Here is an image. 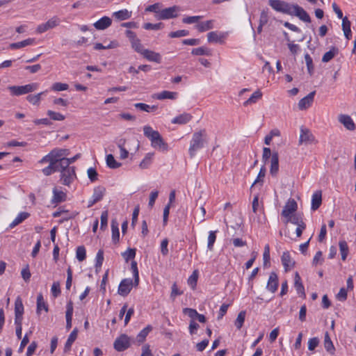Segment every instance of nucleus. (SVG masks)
I'll return each instance as SVG.
<instances>
[{
	"mask_svg": "<svg viewBox=\"0 0 356 356\" xmlns=\"http://www.w3.org/2000/svg\"><path fill=\"white\" fill-rule=\"evenodd\" d=\"M268 5L275 11L296 16L304 22H310L309 14L298 4L289 3L282 0H269Z\"/></svg>",
	"mask_w": 356,
	"mask_h": 356,
	"instance_id": "f257e3e1",
	"label": "nucleus"
},
{
	"mask_svg": "<svg viewBox=\"0 0 356 356\" xmlns=\"http://www.w3.org/2000/svg\"><path fill=\"white\" fill-rule=\"evenodd\" d=\"M143 132L145 136L150 140L152 147L161 151L168 150V145L163 140L159 131L154 130L150 126L146 125L143 127Z\"/></svg>",
	"mask_w": 356,
	"mask_h": 356,
	"instance_id": "f03ea898",
	"label": "nucleus"
},
{
	"mask_svg": "<svg viewBox=\"0 0 356 356\" xmlns=\"http://www.w3.org/2000/svg\"><path fill=\"white\" fill-rule=\"evenodd\" d=\"M206 142L207 134L205 130L203 129L200 131L195 132L193 134L188 149L191 157H193L195 155L196 152L204 147Z\"/></svg>",
	"mask_w": 356,
	"mask_h": 356,
	"instance_id": "7ed1b4c3",
	"label": "nucleus"
},
{
	"mask_svg": "<svg viewBox=\"0 0 356 356\" xmlns=\"http://www.w3.org/2000/svg\"><path fill=\"white\" fill-rule=\"evenodd\" d=\"M53 163L60 168H65L67 166L66 156L69 154V150L67 149H59L55 148L50 152Z\"/></svg>",
	"mask_w": 356,
	"mask_h": 356,
	"instance_id": "20e7f679",
	"label": "nucleus"
},
{
	"mask_svg": "<svg viewBox=\"0 0 356 356\" xmlns=\"http://www.w3.org/2000/svg\"><path fill=\"white\" fill-rule=\"evenodd\" d=\"M39 87L38 83H31L24 86H11L8 89L13 96H20L36 90Z\"/></svg>",
	"mask_w": 356,
	"mask_h": 356,
	"instance_id": "39448f33",
	"label": "nucleus"
},
{
	"mask_svg": "<svg viewBox=\"0 0 356 356\" xmlns=\"http://www.w3.org/2000/svg\"><path fill=\"white\" fill-rule=\"evenodd\" d=\"M58 172H60V181L64 185L69 186L76 179L74 167H59Z\"/></svg>",
	"mask_w": 356,
	"mask_h": 356,
	"instance_id": "423d86ee",
	"label": "nucleus"
},
{
	"mask_svg": "<svg viewBox=\"0 0 356 356\" xmlns=\"http://www.w3.org/2000/svg\"><path fill=\"white\" fill-rule=\"evenodd\" d=\"M181 10L179 6H173L172 7L161 10L159 14L155 17L159 20L172 19L177 17Z\"/></svg>",
	"mask_w": 356,
	"mask_h": 356,
	"instance_id": "0eeeda50",
	"label": "nucleus"
},
{
	"mask_svg": "<svg viewBox=\"0 0 356 356\" xmlns=\"http://www.w3.org/2000/svg\"><path fill=\"white\" fill-rule=\"evenodd\" d=\"M126 36L129 38L131 47L138 54H142V53L145 49L142 44L140 39L136 37V35L134 32L127 30L125 32Z\"/></svg>",
	"mask_w": 356,
	"mask_h": 356,
	"instance_id": "6e6552de",
	"label": "nucleus"
},
{
	"mask_svg": "<svg viewBox=\"0 0 356 356\" xmlns=\"http://www.w3.org/2000/svg\"><path fill=\"white\" fill-rule=\"evenodd\" d=\"M315 143V137L312 132L306 128H300V134L299 138L300 145H309Z\"/></svg>",
	"mask_w": 356,
	"mask_h": 356,
	"instance_id": "1a4fd4ad",
	"label": "nucleus"
},
{
	"mask_svg": "<svg viewBox=\"0 0 356 356\" xmlns=\"http://www.w3.org/2000/svg\"><path fill=\"white\" fill-rule=\"evenodd\" d=\"M113 345L117 351H124L130 346L129 338L126 334H122L115 339Z\"/></svg>",
	"mask_w": 356,
	"mask_h": 356,
	"instance_id": "9d476101",
	"label": "nucleus"
},
{
	"mask_svg": "<svg viewBox=\"0 0 356 356\" xmlns=\"http://www.w3.org/2000/svg\"><path fill=\"white\" fill-rule=\"evenodd\" d=\"M297 202L295 201V200L290 198L284 207V209L282 211V216L286 219L287 218H289L291 216L293 215V213L297 210Z\"/></svg>",
	"mask_w": 356,
	"mask_h": 356,
	"instance_id": "9b49d317",
	"label": "nucleus"
},
{
	"mask_svg": "<svg viewBox=\"0 0 356 356\" xmlns=\"http://www.w3.org/2000/svg\"><path fill=\"white\" fill-rule=\"evenodd\" d=\"M133 285H134V282L131 279L122 280L118 286V293L122 296H127L130 293Z\"/></svg>",
	"mask_w": 356,
	"mask_h": 356,
	"instance_id": "f8f14e48",
	"label": "nucleus"
},
{
	"mask_svg": "<svg viewBox=\"0 0 356 356\" xmlns=\"http://www.w3.org/2000/svg\"><path fill=\"white\" fill-rule=\"evenodd\" d=\"M227 33H222L218 31H211L207 34V40L210 43L219 42L222 43L224 40L227 38Z\"/></svg>",
	"mask_w": 356,
	"mask_h": 356,
	"instance_id": "ddd939ff",
	"label": "nucleus"
},
{
	"mask_svg": "<svg viewBox=\"0 0 356 356\" xmlns=\"http://www.w3.org/2000/svg\"><path fill=\"white\" fill-rule=\"evenodd\" d=\"M141 55L150 62H154L156 63H160L161 62V56L158 52L145 49Z\"/></svg>",
	"mask_w": 356,
	"mask_h": 356,
	"instance_id": "4468645a",
	"label": "nucleus"
},
{
	"mask_svg": "<svg viewBox=\"0 0 356 356\" xmlns=\"http://www.w3.org/2000/svg\"><path fill=\"white\" fill-rule=\"evenodd\" d=\"M316 91H312L309 93L306 97L301 99L298 102V108L300 110H305L308 108L312 104Z\"/></svg>",
	"mask_w": 356,
	"mask_h": 356,
	"instance_id": "2eb2a0df",
	"label": "nucleus"
},
{
	"mask_svg": "<svg viewBox=\"0 0 356 356\" xmlns=\"http://www.w3.org/2000/svg\"><path fill=\"white\" fill-rule=\"evenodd\" d=\"M278 277L275 272L270 273L267 282L266 289L271 293H275L278 288Z\"/></svg>",
	"mask_w": 356,
	"mask_h": 356,
	"instance_id": "dca6fc26",
	"label": "nucleus"
},
{
	"mask_svg": "<svg viewBox=\"0 0 356 356\" xmlns=\"http://www.w3.org/2000/svg\"><path fill=\"white\" fill-rule=\"evenodd\" d=\"M111 24V19L107 16H104L94 23L93 26L97 30H104L108 28Z\"/></svg>",
	"mask_w": 356,
	"mask_h": 356,
	"instance_id": "f3484780",
	"label": "nucleus"
},
{
	"mask_svg": "<svg viewBox=\"0 0 356 356\" xmlns=\"http://www.w3.org/2000/svg\"><path fill=\"white\" fill-rule=\"evenodd\" d=\"M52 204H58L66 200L67 195L65 192L59 191L56 187L53 188Z\"/></svg>",
	"mask_w": 356,
	"mask_h": 356,
	"instance_id": "a211bd4d",
	"label": "nucleus"
},
{
	"mask_svg": "<svg viewBox=\"0 0 356 356\" xmlns=\"http://www.w3.org/2000/svg\"><path fill=\"white\" fill-rule=\"evenodd\" d=\"M339 121L348 129L353 131L355 128V123L352 118L348 115H339Z\"/></svg>",
	"mask_w": 356,
	"mask_h": 356,
	"instance_id": "6ab92c4d",
	"label": "nucleus"
},
{
	"mask_svg": "<svg viewBox=\"0 0 356 356\" xmlns=\"http://www.w3.org/2000/svg\"><path fill=\"white\" fill-rule=\"evenodd\" d=\"M322 203V193L321 191H316L312 197L311 209L312 211L317 210Z\"/></svg>",
	"mask_w": 356,
	"mask_h": 356,
	"instance_id": "aec40b11",
	"label": "nucleus"
},
{
	"mask_svg": "<svg viewBox=\"0 0 356 356\" xmlns=\"http://www.w3.org/2000/svg\"><path fill=\"white\" fill-rule=\"evenodd\" d=\"M279 170V156L277 152L273 153L270 159V172L273 176L277 175Z\"/></svg>",
	"mask_w": 356,
	"mask_h": 356,
	"instance_id": "412c9836",
	"label": "nucleus"
},
{
	"mask_svg": "<svg viewBox=\"0 0 356 356\" xmlns=\"http://www.w3.org/2000/svg\"><path fill=\"white\" fill-rule=\"evenodd\" d=\"M177 92H171L168 90H163L159 93L155 94L153 97L159 100L169 99H175L177 97Z\"/></svg>",
	"mask_w": 356,
	"mask_h": 356,
	"instance_id": "4be33fe9",
	"label": "nucleus"
},
{
	"mask_svg": "<svg viewBox=\"0 0 356 356\" xmlns=\"http://www.w3.org/2000/svg\"><path fill=\"white\" fill-rule=\"evenodd\" d=\"M35 43V40L34 38H28L23 41L11 43L10 44V48L12 49H17L23 48L24 47L29 46V45H33Z\"/></svg>",
	"mask_w": 356,
	"mask_h": 356,
	"instance_id": "5701e85b",
	"label": "nucleus"
},
{
	"mask_svg": "<svg viewBox=\"0 0 356 356\" xmlns=\"http://www.w3.org/2000/svg\"><path fill=\"white\" fill-rule=\"evenodd\" d=\"M42 310H44L46 312H47L49 310V307L48 305L44 300L42 294L39 293L37 297V314L39 315Z\"/></svg>",
	"mask_w": 356,
	"mask_h": 356,
	"instance_id": "b1692460",
	"label": "nucleus"
},
{
	"mask_svg": "<svg viewBox=\"0 0 356 356\" xmlns=\"http://www.w3.org/2000/svg\"><path fill=\"white\" fill-rule=\"evenodd\" d=\"M192 119V115L190 113H182L172 120V123L184 124L188 122Z\"/></svg>",
	"mask_w": 356,
	"mask_h": 356,
	"instance_id": "393cba45",
	"label": "nucleus"
},
{
	"mask_svg": "<svg viewBox=\"0 0 356 356\" xmlns=\"http://www.w3.org/2000/svg\"><path fill=\"white\" fill-rule=\"evenodd\" d=\"M78 335V329L74 328L68 337V339L65 344L64 351L67 352L71 349L72 343L76 339Z\"/></svg>",
	"mask_w": 356,
	"mask_h": 356,
	"instance_id": "a878e982",
	"label": "nucleus"
},
{
	"mask_svg": "<svg viewBox=\"0 0 356 356\" xmlns=\"http://www.w3.org/2000/svg\"><path fill=\"white\" fill-rule=\"evenodd\" d=\"M119 225L116 220L111 221L112 241L114 243H118L120 241Z\"/></svg>",
	"mask_w": 356,
	"mask_h": 356,
	"instance_id": "bb28decb",
	"label": "nucleus"
},
{
	"mask_svg": "<svg viewBox=\"0 0 356 356\" xmlns=\"http://www.w3.org/2000/svg\"><path fill=\"white\" fill-rule=\"evenodd\" d=\"M281 259L282 265L286 270L293 267L294 261L291 260L290 254L288 252H284Z\"/></svg>",
	"mask_w": 356,
	"mask_h": 356,
	"instance_id": "cd10ccee",
	"label": "nucleus"
},
{
	"mask_svg": "<svg viewBox=\"0 0 356 356\" xmlns=\"http://www.w3.org/2000/svg\"><path fill=\"white\" fill-rule=\"evenodd\" d=\"M113 16L118 20L128 19L131 17V12L127 9L120 10L113 13Z\"/></svg>",
	"mask_w": 356,
	"mask_h": 356,
	"instance_id": "c85d7f7f",
	"label": "nucleus"
},
{
	"mask_svg": "<svg viewBox=\"0 0 356 356\" xmlns=\"http://www.w3.org/2000/svg\"><path fill=\"white\" fill-rule=\"evenodd\" d=\"M30 214L27 212H21L13 220V221L10 224V228H14L15 226L22 223L24 220L29 217Z\"/></svg>",
	"mask_w": 356,
	"mask_h": 356,
	"instance_id": "c756f323",
	"label": "nucleus"
},
{
	"mask_svg": "<svg viewBox=\"0 0 356 356\" xmlns=\"http://www.w3.org/2000/svg\"><path fill=\"white\" fill-rule=\"evenodd\" d=\"M294 280V286L297 291V293L300 296H305V288L302 284L301 278L298 273H296Z\"/></svg>",
	"mask_w": 356,
	"mask_h": 356,
	"instance_id": "7c9ffc66",
	"label": "nucleus"
},
{
	"mask_svg": "<svg viewBox=\"0 0 356 356\" xmlns=\"http://www.w3.org/2000/svg\"><path fill=\"white\" fill-rule=\"evenodd\" d=\"M106 189L103 186H97L94 188L93 194L92 195L95 201L97 202L102 200L105 195Z\"/></svg>",
	"mask_w": 356,
	"mask_h": 356,
	"instance_id": "2f4dec72",
	"label": "nucleus"
},
{
	"mask_svg": "<svg viewBox=\"0 0 356 356\" xmlns=\"http://www.w3.org/2000/svg\"><path fill=\"white\" fill-rule=\"evenodd\" d=\"M342 29L344 33V35L347 40H350L352 36V32L350 29V22L346 17L343 18L342 21Z\"/></svg>",
	"mask_w": 356,
	"mask_h": 356,
	"instance_id": "473e14b6",
	"label": "nucleus"
},
{
	"mask_svg": "<svg viewBox=\"0 0 356 356\" xmlns=\"http://www.w3.org/2000/svg\"><path fill=\"white\" fill-rule=\"evenodd\" d=\"M154 154L152 152L147 153L144 159L142 160V161L139 164V167L141 169H147L149 167V165L152 163V161L153 160Z\"/></svg>",
	"mask_w": 356,
	"mask_h": 356,
	"instance_id": "72a5a7b5",
	"label": "nucleus"
},
{
	"mask_svg": "<svg viewBox=\"0 0 356 356\" xmlns=\"http://www.w3.org/2000/svg\"><path fill=\"white\" fill-rule=\"evenodd\" d=\"M47 92V91L46 90L36 95H29L26 97V100L33 105H39L42 95H45Z\"/></svg>",
	"mask_w": 356,
	"mask_h": 356,
	"instance_id": "f704fd0d",
	"label": "nucleus"
},
{
	"mask_svg": "<svg viewBox=\"0 0 356 356\" xmlns=\"http://www.w3.org/2000/svg\"><path fill=\"white\" fill-rule=\"evenodd\" d=\"M324 347L327 352L334 354L335 348L327 332L324 337Z\"/></svg>",
	"mask_w": 356,
	"mask_h": 356,
	"instance_id": "c9c22d12",
	"label": "nucleus"
},
{
	"mask_svg": "<svg viewBox=\"0 0 356 356\" xmlns=\"http://www.w3.org/2000/svg\"><path fill=\"white\" fill-rule=\"evenodd\" d=\"M196 28L200 32L212 29L213 28V20H207L196 25Z\"/></svg>",
	"mask_w": 356,
	"mask_h": 356,
	"instance_id": "e433bc0d",
	"label": "nucleus"
},
{
	"mask_svg": "<svg viewBox=\"0 0 356 356\" xmlns=\"http://www.w3.org/2000/svg\"><path fill=\"white\" fill-rule=\"evenodd\" d=\"M261 92L259 90H257L254 92H253L250 97L243 103V105L248 106L252 104H255L259 99L261 98Z\"/></svg>",
	"mask_w": 356,
	"mask_h": 356,
	"instance_id": "4c0bfd02",
	"label": "nucleus"
},
{
	"mask_svg": "<svg viewBox=\"0 0 356 356\" xmlns=\"http://www.w3.org/2000/svg\"><path fill=\"white\" fill-rule=\"evenodd\" d=\"M339 250H340V253L341 255V259L343 261H345L347 258V256H348V252H349L348 246L346 241H343V240L340 241L339 242Z\"/></svg>",
	"mask_w": 356,
	"mask_h": 356,
	"instance_id": "58836bf2",
	"label": "nucleus"
},
{
	"mask_svg": "<svg viewBox=\"0 0 356 356\" xmlns=\"http://www.w3.org/2000/svg\"><path fill=\"white\" fill-rule=\"evenodd\" d=\"M191 54L195 56H211V51L209 48L206 47H200L197 48L193 49Z\"/></svg>",
	"mask_w": 356,
	"mask_h": 356,
	"instance_id": "ea45409f",
	"label": "nucleus"
},
{
	"mask_svg": "<svg viewBox=\"0 0 356 356\" xmlns=\"http://www.w3.org/2000/svg\"><path fill=\"white\" fill-rule=\"evenodd\" d=\"M338 52L339 51L337 48L332 47L330 51L324 54L322 58V61L323 63L329 62L338 54Z\"/></svg>",
	"mask_w": 356,
	"mask_h": 356,
	"instance_id": "a19ab883",
	"label": "nucleus"
},
{
	"mask_svg": "<svg viewBox=\"0 0 356 356\" xmlns=\"http://www.w3.org/2000/svg\"><path fill=\"white\" fill-rule=\"evenodd\" d=\"M107 165L111 169H116L120 168L122 164L115 159L113 154H108L106 158Z\"/></svg>",
	"mask_w": 356,
	"mask_h": 356,
	"instance_id": "79ce46f5",
	"label": "nucleus"
},
{
	"mask_svg": "<svg viewBox=\"0 0 356 356\" xmlns=\"http://www.w3.org/2000/svg\"><path fill=\"white\" fill-rule=\"evenodd\" d=\"M134 106L136 108H138L141 111H146L148 113L154 112V111H156V109L158 108L157 106H155V105L149 106V105L144 104V103H136V104H135Z\"/></svg>",
	"mask_w": 356,
	"mask_h": 356,
	"instance_id": "37998d69",
	"label": "nucleus"
},
{
	"mask_svg": "<svg viewBox=\"0 0 356 356\" xmlns=\"http://www.w3.org/2000/svg\"><path fill=\"white\" fill-rule=\"evenodd\" d=\"M291 222L294 225H296L297 226L300 224L305 223L302 221V217L300 215L294 213L293 215L291 216L289 218H287L285 220V223Z\"/></svg>",
	"mask_w": 356,
	"mask_h": 356,
	"instance_id": "c03bdc74",
	"label": "nucleus"
},
{
	"mask_svg": "<svg viewBox=\"0 0 356 356\" xmlns=\"http://www.w3.org/2000/svg\"><path fill=\"white\" fill-rule=\"evenodd\" d=\"M131 270L133 273V276L134 278V285L137 286L139 283V273L136 261H132L131 264Z\"/></svg>",
	"mask_w": 356,
	"mask_h": 356,
	"instance_id": "a18cd8bd",
	"label": "nucleus"
},
{
	"mask_svg": "<svg viewBox=\"0 0 356 356\" xmlns=\"http://www.w3.org/2000/svg\"><path fill=\"white\" fill-rule=\"evenodd\" d=\"M24 313V306L20 298H17L15 302V315L22 316Z\"/></svg>",
	"mask_w": 356,
	"mask_h": 356,
	"instance_id": "49530a36",
	"label": "nucleus"
},
{
	"mask_svg": "<svg viewBox=\"0 0 356 356\" xmlns=\"http://www.w3.org/2000/svg\"><path fill=\"white\" fill-rule=\"evenodd\" d=\"M58 170H59L58 166H57L54 163H50V164H49V165L47 167L43 168L42 171L44 175L49 176L55 172H58Z\"/></svg>",
	"mask_w": 356,
	"mask_h": 356,
	"instance_id": "de8ad7c7",
	"label": "nucleus"
},
{
	"mask_svg": "<svg viewBox=\"0 0 356 356\" xmlns=\"http://www.w3.org/2000/svg\"><path fill=\"white\" fill-rule=\"evenodd\" d=\"M245 314H246V313L245 311H241L238 314L237 318L234 323L235 326L237 327V329L239 330L242 327L243 323L245 321Z\"/></svg>",
	"mask_w": 356,
	"mask_h": 356,
	"instance_id": "09e8293b",
	"label": "nucleus"
},
{
	"mask_svg": "<svg viewBox=\"0 0 356 356\" xmlns=\"http://www.w3.org/2000/svg\"><path fill=\"white\" fill-rule=\"evenodd\" d=\"M152 330V327L151 325H147L143 329L137 336L138 341L143 342Z\"/></svg>",
	"mask_w": 356,
	"mask_h": 356,
	"instance_id": "8fccbe9b",
	"label": "nucleus"
},
{
	"mask_svg": "<svg viewBox=\"0 0 356 356\" xmlns=\"http://www.w3.org/2000/svg\"><path fill=\"white\" fill-rule=\"evenodd\" d=\"M47 115L50 118V119L56 121H63L65 120V116L58 112H55L51 110L47 111Z\"/></svg>",
	"mask_w": 356,
	"mask_h": 356,
	"instance_id": "3c124183",
	"label": "nucleus"
},
{
	"mask_svg": "<svg viewBox=\"0 0 356 356\" xmlns=\"http://www.w3.org/2000/svg\"><path fill=\"white\" fill-rule=\"evenodd\" d=\"M68 88V84L60 82L54 83L51 88L52 90L56 92L67 90Z\"/></svg>",
	"mask_w": 356,
	"mask_h": 356,
	"instance_id": "603ef678",
	"label": "nucleus"
},
{
	"mask_svg": "<svg viewBox=\"0 0 356 356\" xmlns=\"http://www.w3.org/2000/svg\"><path fill=\"white\" fill-rule=\"evenodd\" d=\"M198 274L197 270L193 271L192 275L188 277L187 282L188 284L194 289L197 285Z\"/></svg>",
	"mask_w": 356,
	"mask_h": 356,
	"instance_id": "864d4df0",
	"label": "nucleus"
},
{
	"mask_svg": "<svg viewBox=\"0 0 356 356\" xmlns=\"http://www.w3.org/2000/svg\"><path fill=\"white\" fill-rule=\"evenodd\" d=\"M60 22V19L58 16L55 15L50 18L48 21H47V23L49 26V28L50 29H52L59 26Z\"/></svg>",
	"mask_w": 356,
	"mask_h": 356,
	"instance_id": "5fc2aeb1",
	"label": "nucleus"
},
{
	"mask_svg": "<svg viewBox=\"0 0 356 356\" xmlns=\"http://www.w3.org/2000/svg\"><path fill=\"white\" fill-rule=\"evenodd\" d=\"M76 257L79 261H83L86 259V248L83 246H79L77 248L76 252Z\"/></svg>",
	"mask_w": 356,
	"mask_h": 356,
	"instance_id": "6e6d98bb",
	"label": "nucleus"
},
{
	"mask_svg": "<svg viewBox=\"0 0 356 356\" xmlns=\"http://www.w3.org/2000/svg\"><path fill=\"white\" fill-rule=\"evenodd\" d=\"M108 211L107 210L104 211L101 214V226L100 228L102 230H104L107 227L108 225Z\"/></svg>",
	"mask_w": 356,
	"mask_h": 356,
	"instance_id": "4d7b16f0",
	"label": "nucleus"
},
{
	"mask_svg": "<svg viewBox=\"0 0 356 356\" xmlns=\"http://www.w3.org/2000/svg\"><path fill=\"white\" fill-rule=\"evenodd\" d=\"M263 207L259 202V196L255 195L252 201V211L254 213L257 214L259 211H262Z\"/></svg>",
	"mask_w": 356,
	"mask_h": 356,
	"instance_id": "13d9d810",
	"label": "nucleus"
},
{
	"mask_svg": "<svg viewBox=\"0 0 356 356\" xmlns=\"http://www.w3.org/2000/svg\"><path fill=\"white\" fill-rule=\"evenodd\" d=\"M264 266L267 267L270 265V248L268 245H266L263 254Z\"/></svg>",
	"mask_w": 356,
	"mask_h": 356,
	"instance_id": "bf43d9fd",
	"label": "nucleus"
},
{
	"mask_svg": "<svg viewBox=\"0 0 356 356\" xmlns=\"http://www.w3.org/2000/svg\"><path fill=\"white\" fill-rule=\"evenodd\" d=\"M143 28L146 30H159L163 28V24L161 22L157 24L145 23L143 24Z\"/></svg>",
	"mask_w": 356,
	"mask_h": 356,
	"instance_id": "052dcab7",
	"label": "nucleus"
},
{
	"mask_svg": "<svg viewBox=\"0 0 356 356\" xmlns=\"http://www.w3.org/2000/svg\"><path fill=\"white\" fill-rule=\"evenodd\" d=\"M104 261V251L102 250H99L96 255V264L95 268L97 269L100 268L103 264Z\"/></svg>",
	"mask_w": 356,
	"mask_h": 356,
	"instance_id": "680f3d73",
	"label": "nucleus"
},
{
	"mask_svg": "<svg viewBox=\"0 0 356 356\" xmlns=\"http://www.w3.org/2000/svg\"><path fill=\"white\" fill-rule=\"evenodd\" d=\"M136 256V250L135 249H128L127 251L122 253V257L128 261L129 259H134Z\"/></svg>",
	"mask_w": 356,
	"mask_h": 356,
	"instance_id": "e2e57ef3",
	"label": "nucleus"
},
{
	"mask_svg": "<svg viewBox=\"0 0 356 356\" xmlns=\"http://www.w3.org/2000/svg\"><path fill=\"white\" fill-rule=\"evenodd\" d=\"M188 35V31L186 30H179L177 31L170 32L169 34V37L173 38H180L186 36Z\"/></svg>",
	"mask_w": 356,
	"mask_h": 356,
	"instance_id": "0e129e2a",
	"label": "nucleus"
},
{
	"mask_svg": "<svg viewBox=\"0 0 356 356\" xmlns=\"http://www.w3.org/2000/svg\"><path fill=\"white\" fill-rule=\"evenodd\" d=\"M216 232L211 231L208 236V245L207 247L209 250L213 249V244L216 241Z\"/></svg>",
	"mask_w": 356,
	"mask_h": 356,
	"instance_id": "69168bd1",
	"label": "nucleus"
},
{
	"mask_svg": "<svg viewBox=\"0 0 356 356\" xmlns=\"http://www.w3.org/2000/svg\"><path fill=\"white\" fill-rule=\"evenodd\" d=\"M168 238H164L161 241V252L163 256H166L168 254Z\"/></svg>",
	"mask_w": 356,
	"mask_h": 356,
	"instance_id": "338daca9",
	"label": "nucleus"
},
{
	"mask_svg": "<svg viewBox=\"0 0 356 356\" xmlns=\"http://www.w3.org/2000/svg\"><path fill=\"white\" fill-rule=\"evenodd\" d=\"M51 293L54 297H58L60 293V284L58 282L53 283L51 289Z\"/></svg>",
	"mask_w": 356,
	"mask_h": 356,
	"instance_id": "774afa93",
	"label": "nucleus"
}]
</instances>
